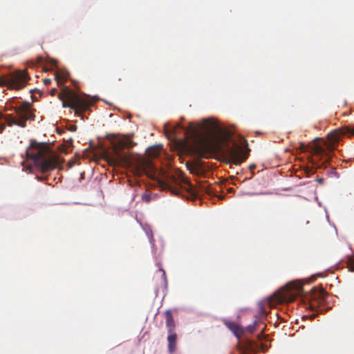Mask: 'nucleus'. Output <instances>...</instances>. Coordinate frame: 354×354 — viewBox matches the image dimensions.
<instances>
[{
	"instance_id": "nucleus-1",
	"label": "nucleus",
	"mask_w": 354,
	"mask_h": 354,
	"mask_svg": "<svg viewBox=\"0 0 354 354\" xmlns=\"http://www.w3.org/2000/svg\"><path fill=\"white\" fill-rule=\"evenodd\" d=\"M203 127L214 138V142L209 140H201L196 145V153L202 157H207L214 149H223L225 151L229 162L239 165L247 158L246 152L236 143L230 134L223 129L218 122L212 118L205 119L203 121Z\"/></svg>"
},
{
	"instance_id": "nucleus-2",
	"label": "nucleus",
	"mask_w": 354,
	"mask_h": 354,
	"mask_svg": "<svg viewBox=\"0 0 354 354\" xmlns=\"http://www.w3.org/2000/svg\"><path fill=\"white\" fill-rule=\"evenodd\" d=\"M26 153L43 174L57 168L60 165L57 155L44 143L31 141Z\"/></svg>"
},
{
	"instance_id": "nucleus-3",
	"label": "nucleus",
	"mask_w": 354,
	"mask_h": 354,
	"mask_svg": "<svg viewBox=\"0 0 354 354\" xmlns=\"http://www.w3.org/2000/svg\"><path fill=\"white\" fill-rule=\"evenodd\" d=\"M170 192L176 196H183L185 193L191 196L198 197L204 194H212L211 191L205 185L194 186L190 181L180 174L178 179L174 178L172 183L167 185Z\"/></svg>"
},
{
	"instance_id": "nucleus-4",
	"label": "nucleus",
	"mask_w": 354,
	"mask_h": 354,
	"mask_svg": "<svg viewBox=\"0 0 354 354\" xmlns=\"http://www.w3.org/2000/svg\"><path fill=\"white\" fill-rule=\"evenodd\" d=\"M58 97L62 100L64 107L72 109L78 116L88 111L92 104L87 97L77 95L66 86L61 89Z\"/></svg>"
},
{
	"instance_id": "nucleus-5",
	"label": "nucleus",
	"mask_w": 354,
	"mask_h": 354,
	"mask_svg": "<svg viewBox=\"0 0 354 354\" xmlns=\"http://www.w3.org/2000/svg\"><path fill=\"white\" fill-rule=\"evenodd\" d=\"M16 116L12 114H8L4 116V119L8 126L17 125L24 128L26 127V122L28 120H35V109L32 107L31 103L23 102V103L13 108Z\"/></svg>"
},
{
	"instance_id": "nucleus-6",
	"label": "nucleus",
	"mask_w": 354,
	"mask_h": 354,
	"mask_svg": "<svg viewBox=\"0 0 354 354\" xmlns=\"http://www.w3.org/2000/svg\"><path fill=\"white\" fill-rule=\"evenodd\" d=\"M304 293L303 285L299 281L288 283L281 290L274 295L277 302H292L297 297H302Z\"/></svg>"
},
{
	"instance_id": "nucleus-7",
	"label": "nucleus",
	"mask_w": 354,
	"mask_h": 354,
	"mask_svg": "<svg viewBox=\"0 0 354 354\" xmlns=\"http://www.w3.org/2000/svg\"><path fill=\"white\" fill-rule=\"evenodd\" d=\"M136 143L133 142L128 139H121L117 140L113 144V154L109 156L108 161L112 164L118 163L120 161L125 159V155L122 153V150L124 148H131Z\"/></svg>"
},
{
	"instance_id": "nucleus-8",
	"label": "nucleus",
	"mask_w": 354,
	"mask_h": 354,
	"mask_svg": "<svg viewBox=\"0 0 354 354\" xmlns=\"http://www.w3.org/2000/svg\"><path fill=\"white\" fill-rule=\"evenodd\" d=\"M10 89L19 90L24 88L29 77L26 71H16L9 75Z\"/></svg>"
},
{
	"instance_id": "nucleus-9",
	"label": "nucleus",
	"mask_w": 354,
	"mask_h": 354,
	"mask_svg": "<svg viewBox=\"0 0 354 354\" xmlns=\"http://www.w3.org/2000/svg\"><path fill=\"white\" fill-rule=\"evenodd\" d=\"M326 295L324 289L318 290L317 288H313L312 292L306 296L310 299L309 308L313 310H315L317 306H320L324 302Z\"/></svg>"
},
{
	"instance_id": "nucleus-10",
	"label": "nucleus",
	"mask_w": 354,
	"mask_h": 354,
	"mask_svg": "<svg viewBox=\"0 0 354 354\" xmlns=\"http://www.w3.org/2000/svg\"><path fill=\"white\" fill-rule=\"evenodd\" d=\"M224 324L234 333L238 339L244 334V329L235 322L227 320L224 322Z\"/></svg>"
},
{
	"instance_id": "nucleus-11",
	"label": "nucleus",
	"mask_w": 354,
	"mask_h": 354,
	"mask_svg": "<svg viewBox=\"0 0 354 354\" xmlns=\"http://www.w3.org/2000/svg\"><path fill=\"white\" fill-rule=\"evenodd\" d=\"M165 319H166V326L167 328L168 333H176L175 332L176 324H175L171 310H167L165 312Z\"/></svg>"
},
{
	"instance_id": "nucleus-12",
	"label": "nucleus",
	"mask_w": 354,
	"mask_h": 354,
	"mask_svg": "<svg viewBox=\"0 0 354 354\" xmlns=\"http://www.w3.org/2000/svg\"><path fill=\"white\" fill-rule=\"evenodd\" d=\"M168 342V351L170 353H173L176 350L177 346V335L176 333H168L167 336Z\"/></svg>"
},
{
	"instance_id": "nucleus-13",
	"label": "nucleus",
	"mask_w": 354,
	"mask_h": 354,
	"mask_svg": "<svg viewBox=\"0 0 354 354\" xmlns=\"http://www.w3.org/2000/svg\"><path fill=\"white\" fill-rule=\"evenodd\" d=\"M55 79L58 86L62 85L67 79V75L64 72L56 71L55 73Z\"/></svg>"
},
{
	"instance_id": "nucleus-14",
	"label": "nucleus",
	"mask_w": 354,
	"mask_h": 354,
	"mask_svg": "<svg viewBox=\"0 0 354 354\" xmlns=\"http://www.w3.org/2000/svg\"><path fill=\"white\" fill-rule=\"evenodd\" d=\"M259 322H257V321H254L252 324L249 325L245 328H243L244 329V333L245 332H248L249 333H254V331L256 330V328H257V327L259 326Z\"/></svg>"
},
{
	"instance_id": "nucleus-15",
	"label": "nucleus",
	"mask_w": 354,
	"mask_h": 354,
	"mask_svg": "<svg viewBox=\"0 0 354 354\" xmlns=\"http://www.w3.org/2000/svg\"><path fill=\"white\" fill-rule=\"evenodd\" d=\"M0 86H7L8 88L10 89V77H9V76L0 77Z\"/></svg>"
},
{
	"instance_id": "nucleus-16",
	"label": "nucleus",
	"mask_w": 354,
	"mask_h": 354,
	"mask_svg": "<svg viewBox=\"0 0 354 354\" xmlns=\"http://www.w3.org/2000/svg\"><path fill=\"white\" fill-rule=\"evenodd\" d=\"M147 154L151 157H156L158 156V149L156 147H150L147 149Z\"/></svg>"
},
{
	"instance_id": "nucleus-17",
	"label": "nucleus",
	"mask_w": 354,
	"mask_h": 354,
	"mask_svg": "<svg viewBox=\"0 0 354 354\" xmlns=\"http://www.w3.org/2000/svg\"><path fill=\"white\" fill-rule=\"evenodd\" d=\"M347 264L349 270L354 271V257H351L348 258Z\"/></svg>"
},
{
	"instance_id": "nucleus-18",
	"label": "nucleus",
	"mask_w": 354,
	"mask_h": 354,
	"mask_svg": "<svg viewBox=\"0 0 354 354\" xmlns=\"http://www.w3.org/2000/svg\"><path fill=\"white\" fill-rule=\"evenodd\" d=\"M142 199L146 203H149L151 201V195L148 193H145L142 196Z\"/></svg>"
},
{
	"instance_id": "nucleus-19",
	"label": "nucleus",
	"mask_w": 354,
	"mask_h": 354,
	"mask_svg": "<svg viewBox=\"0 0 354 354\" xmlns=\"http://www.w3.org/2000/svg\"><path fill=\"white\" fill-rule=\"evenodd\" d=\"M158 272H159L160 273H161V274H162V278H163V280L165 281H166V274H165V272L162 269H160V270H158Z\"/></svg>"
},
{
	"instance_id": "nucleus-20",
	"label": "nucleus",
	"mask_w": 354,
	"mask_h": 354,
	"mask_svg": "<svg viewBox=\"0 0 354 354\" xmlns=\"http://www.w3.org/2000/svg\"><path fill=\"white\" fill-rule=\"evenodd\" d=\"M43 82H44V84L45 85H48V84H50V82H51V80H50V79H48V78H46V79H44V80H43Z\"/></svg>"
},
{
	"instance_id": "nucleus-21",
	"label": "nucleus",
	"mask_w": 354,
	"mask_h": 354,
	"mask_svg": "<svg viewBox=\"0 0 354 354\" xmlns=\"http://www.w3.org/2000/svg\"><path fill=\"white\" fill-rule=\"evenodd\" d=\"M57 91V88H52V89L50 90V95H51L52 96H54V95H56Z\"/></svg>"
},
{
	"instance_id": "nucleus-22",
	"label": "nucleus",
	"mask_w": 354,
	"mask_h": 354,
	"mask_svg": "<svg viewBox=\"0 0 354 354\" xmlns=\"http://www.w3.org/2000/svg\"><path fill=\"white\" fill-rule=\"evenodd\" d=\"M76 128H77V127H76V126H71V127H70L69 130H70L71 131H75V130H76Z\"/></svg>"
},
{
	"instance_id": "nucleus-23",
	"label": "nucleus",
	"mask_w": 354,
	"mask_h": 354,
	"mask_svg": "<svg viewBox=\"0 0 354 354\" xmlns=\"http://www.w3.org/2000/svg\"><path fill=\"white\" fill-rule=\"evenodd\" d=\"M317 180L319 184H323V183H324L323 178H318Z\"/></svg>"
},
{
	"instance_id": "nucleus-24",
	"label": "nucleus",
	"mask_w": 354,
	"mask_h": 354,
	"mask_svg": "<svg viewBox=\"0 0 354 354\" xmlns=\"http://www.w3.org/2000/svg\"><path fill=\"white\" fill-rule=\"evenodd\" d=\"M232 191H233V188H230V189H228V192H232Z\"/></svg>"
},
{
	"instance_id": "nucleus-25",
	"label": "nucleus",
	"mask_w": 354,
	"mask_h": 354,
	"mask_svg": "<svg viewBox=\"0 0 354 354\" xmlns=\"http://www.w3.org/2000/svg\"><path fill=\"white\" fill-rule=\"evenodd\" d=\"M38 59H39V60H38V62H41V60H42V58H41V57H39V58H38Z\"/></svg>"
},
{
	"instance_id": "nucleus-26",
	"label": "nucleus",
	"mask_w": 354,
	"mask_h": 354,
	"mask_svg": "<svg viewBox=\"0 0 354 354\" xmlns=\"http://www.w3.org/2000/svg\"><path fill=\"white\" fill-rule=\"evenodd\" d=\"M250 346H252V344H251V342H249L248 343V347H250Z\"/></svg>"
},
{
	"instance_id": "nucleus-27",
	"label": "nucleus",
	"mask_w": 354,
	"mask_h": 354,
	"mask_svg": "<svg viewBox=\"0 0 354 354\" xmlns=\"http://www.w3.org/2000/svg\"><path fill=\"white\" fill-rule=\"evenodd\" d=\"M315 315H312V316H311V319H313V318H315Z\"/></svg>"
},
{
	"instance_id": "nucleus-28",
	"label": "nucleus",
	"mask_w": 354,
	"mask_h": 354,
	"mask_svg": "<svg viewBox=\"0 0 354 354\" xmlns=\"http://www.w3.org/2000/svg\"><path fill=\"white\" fill-rule=\"evenodd\" d=\"M4 128H5V127H4V126H1V129H4Z\"/></svg>"
},
{
	"instance_id": "nucleus-29",
	"label": "nucleus",
	"mask_w": 354,
	"mask_h": 354,
	"mask_svg": "<svg viewBox=\"0 0 354 354\" xmlns=\"http://www.w3.org/2000/svg\"><path fill=\"white\" fill-rule=\"evenodd\" d=\"M319 140V138H317L315 139V141H316V140Z\"/></svg>"
}]
</instances>
